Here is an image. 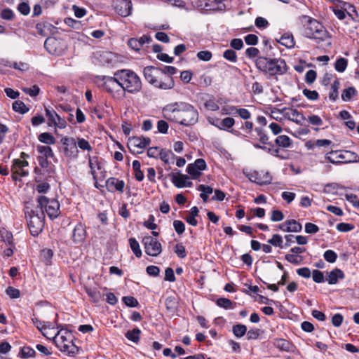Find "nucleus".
I'll return each instance as SVG.
<instances>
[{"label":"nucleus","instance_id":"nucleus-1","mask_svg":"<svg viewBox=\"0 0 359 359\" xmlns=\"http://www.w3.org/2000/svg\"><path fill=\"white\" fill-rule=\"evenodd\" d=\"M164 117L171 121L184 126H191L198 121L197 109L185 102H176L163 108Z\"/></svg>","mask_w":359,"mask_h":359},{"label":"nucleus","instance_id":"nucleus-2","mask_svg":"<svg viewBox=\"0 0 359 359\" xmlns=\"http://www.w3.org/2000/svg\"><path fill=\"white\" fill-rule=\"evenodd\" d=\"M177 72V68L172 66H164L163 68L147 66L143 70L145 79L151 85L161 90H170L175 87L172 76Z\"/></svg>","mask_w":359,"mask_h":359},{"label":"nucleus","instance_id":"nucleus-3","mask_svg":"<svg viewBox=\"0 0 359 359\" xmlns=\"http://www.w3.org/2000/svg\"><path fill=\"white\" fill-rule=\"evenodd\" d=\"M256 67L268 76L282 75L287 72V67L285 60L280 58H271L259 56L255 60Z\"/></svg>","mask_w":359,"mask_h":359},{"label":"nucleus","instance_id":"nucleus-4","mask_svg":"<svg viewBox=\"0 0 359 359\" xmlns=\"http://www.w3.org/2000/svg\"><path fill=\"white\" fill-rule=\"evenodd\" d=\"M119 81L120 88L123 95L127 91L129 93H136L142 89V82L136 73L130 69H120L116 72Z\"/></svg>","mask_w":359,"mask_h":359},{"label":"nucleus","instance_id":"nucleus-5","mask_svg":"<svg viewBox=\"0 0 359 359\" xmlns=\"http://www.w3.org/2000/svg\"><path fill=\"white\" fill-rule=\"evenodd\" d=\"M302 18L306 20L303 30L305 37L322 41L330 39V34L319 21L307 15H302Z\"/></svg>","mask_w":359,"mask_h":359},{"label":"nucleus","instance_id":"nucleus-6","mask_svg":"<svg viewBox=\"0 0 359 359\" xmlns=\"http://www.w3.org/2000/svg\"><path fill=\"white\" fill-rule=\"evenodd\" d=\"M56 346L61 351L68 355L77 353L79 348L73 343V336L70 331L61 329L53 337Z\"/></svg>","mask_w":359,"mask_h":359},{"label":"nucleus","instance_id":"nucleus-7","mask_svg":"<svg viewBox=\"0 0 359 359\" xmlns=\"http://www.w3.org/2000/svg\"><path fill=\"white\" fill-rule=\"evenodd\" d=\"M26 217L31 234L33 236H38L44 226V212L36 208V210H31Z\"/></svg>","mask_w":359,"mask_h":359},{"label":"nucleus","instance_id":"nucleus-8","mask_svg":"<svg viewBox=\"0 0 359 359\" xmlns=\"http://www.w3.org/2000/svg\"><path fill=\"white\" fill-rule=\"evenodd\" d=\"M116 77L115 72L113 76H99L97 79L103 82L102 87L107 93L114 98H121L123 95L122 89L120 88L119 81Z\"/></svg>","mask_w":359,"mask_h":359},{"label":"nucleus","instance_id":"nucleus-9","mask_svg":"<svg viewBox=\"0 0 359 359\" xmlns=\"http://www.w3.org/2000/svg\"><path fill=\"white\" fill-rule=\"evenodd\" d=\"M38 210H41L44 212L45 209L46 214L50 219H53L60 214V203L55 199H48L44 196H41L37 199Z\"/></svg>","mask_w":359,"mask_h":359},{"label":"nucleus","instance_id":"nucleus-10","mask_svg":"<svg viewBox=\"0 0 359 359\" xmlns=\"http://www.w3.org/2000/svg\"><path fill=\"white\" fill-rule=\"evenodd\" d=\"M44 48L50 54L61 55L67 46L65 41L61 38L48 37L44 42Z\"/></svg>","mask_w":359,"mask_h":359},{"label":"nucleus","instance_id":"nucleus-11","mask_svg":"<svg viewBox=\"0 0 359 359\" xmlns=\"http://www.w3.org/2000/svg\"><path fill=\"white\" fill-rule=\"evenodd\" d=\"M354 154L353 152L347 150H332L325 155V158L332 164L338 165L351 162Z\"/></svg>","mask_w":359,"mask_h":359},{"label":"nucleus","instance_id":"nucleus-12","mask_svg":"<svg viewBox=\"0 0 359 359\" xmlns=\"http://www.w3.org/2000/svg\"><path fill=\"white\" fill-rule=\"evenodd\" d=\"M145 253L149 256L157 257L162 252L161 243L151 236H146L142 240Z\"/></svg>","mask_w":359,"mask_h":359},{"label":"nucleus","instance_id":"nucleus-13","mask_svg":"<svg viewBox=\"0 0 359 359\" xmlns=\"http://www.w3.org/2000/svg\"><path fill=\"white\" fill-rule=\"evenodd\" d=\"M151 143V140L147 137H133L129 139L128 147L133 154H142L143 149Z\"/></svg>","mask_w":359,"mask_h":359},{"label":"nucleus","instance_id":"nucleus-14","mask_svg":"<svg viewBox=\"0 0 359 359\" xmlns=\"http://www.w3.org/2000/svg\"><path fill=\"white\" fill-rule=\"evenodd\" d=\"M276 112L283 114L285 118L300 125H302V121L305 119L302 114L292 108L284 107L282 109L273 108L271 110V113L273 114Z\"/></svg>","mask_w":359,"mask_h":359},{"label":"nucleus","instance_id":"nucleus-15","mask_svg":"<svg viewBox=\"0 0 359 359\" xmlns=\"http://www.w3.org/2000/svg\"><path fill=\"white\" fill-rule=\"evenodd\" d=\"M61 143L64 146V154L67 157L72 158H76L78 157L79 151L74 138L69 137H62Z\"/></svg>","mask_w":359,"mask_h":359},{"label":"nucleus","instance_id":"nucleus-16","mask_svg":"<svg viewBox=\"0 0 359 359\" xmlns=\"http://www.w3.org/2000/svg\"><path fill=\"white\" fill-rule=\"evenodd\" d=\"M114 7L116 12L122 17L129 16L133 9L130 0H114Z\"/></svg>","mask_w":359,"mask_h":359},{"label":"nucleus","instance_id":"nucleus-17","mask_svg":"<svg viewBox=\"0 0 359 359\" xmlns=\"http://www.w3.org/2000/svg\"><path fill=\"white\" fill-rule=\"evenodd\" d=\"M206 163L203 158H198L194 163H190L187 168V172L193 179H197L201 175V171L206 169Z\"/></svg>","mask_w":359,"mask_h":359},{"label":"nucleus","instance_id":"nucleus-18","mask_svg":"<svg viewBox=\"0 0 359 359\" xmlns=\"http://www.w3.org/2000/svg\"><path fill=\"white\" fill-rule=\"evenodd\" d=\"M125 187V182L123 180H121L118 178L111 177L106 181V187L109 192L118 191L120 193L123 192Z\"/></svg>","mask_w":359,"mask_h":359},{"label":"nucleus","instance_id":"nucleus-19","mask_svg":"<svg viewBox=\"0 0 359 359\" xmlns=\"http://www.w3.org/2000/svg\"><path fill=\"white\" fill-rule=\"evenodd\" d=\"M86 231L84 226L79 223L76 225L72 233V240L74 243H81L86 238Z\"/></svg>","mask_w":359,"mask_h":359},{"label":"nucleus","instance_id":"nucleus-20","mask_svg":"<svg viewBox=\"0 0 359 359\" xmlns=\"http://www.w3.org/2000/svg\"><path fill=\"white\" fill-rule=\"evenodd\" d=\"M246 177L249 179L250 181L260 185L270 184L272 180L271 176L269 172H266V179H262V174L255 171L247 174Z\"/></svg>","mask_w":359,"mask_h":359},{"label":"nucleus","instance_id":"nucleus-21","mask_svg":"<svg viewBox=\"0 0 359 359\" xmlns=\"http://www.w3.org/2000/svg\"><path fill=\"white\" fill-rule=\"evenodd\" d=\"M29 165L28 161L26 160L15 159L12 165V172L18 173L21 177H26L28 175V171L24 170L25 167Z\"/></svg>","mask_w":359,"mask_h":359},{"label":"nucleus","instance_id":"nucleus-22","mask_svg":"<svg viewBox=\"0 0 359 359\" xmlns=\"http://www.w3.org/2000/svg\"><path fill=\"white\" fill-rule=\"evenodd\" d=\"M345 278L344 273L339 269L335 268L328 273L327 281L330 285L336 284L338 280H343Z\"/></svg>","mask_w":359,"mask_h":359},{"label":"nucleus","instance_id":"nucleus-23","mask_svg":"<svg viewBox=\"0 0 359 359\" xmlns=\"http://www.w3.org/2000/svg\"><path fill=\"white\" fill-rule=\"evenodd\" d=\"M273 345L280 351L293 352L294 346L289 341L284 339H276Z\"/></svg>","mask_w":359,"mask_h":359},{"label":"nucleus","instance_id":"nucleus-24","mask_svg":"<svg viewBox=\"0 0 359 359\" xmlns=\"http://www.w3.org/2000/svg\"><path fill=\"white\" fill-rule=\"evenodd\" d=\"M171 181L174 184V185L178 188L186 187V181L189 179V177L183 175L182 173H172L170 175Z\"/></svg>","mask_w":359,"mask_h":359},{"label":"nucleus","instance_id":"nucleus-25","mask_svg":"<svg viewBox=\"0 0 359 359\" xmlns=\"http://www.w3.org/2000/svg\"><path fill=\"white\" fill-rule=\"evenodd\" d=\"M159 157L165 164H173L175 155L171 150L163 149L160 150Z\"/></svg>","mask_w":359,"mask_h":359},{"label":"nucleus","instance_id":"nucleus-26","mask_svg":"<svg viewBox=\"0 0 359 359\" xmlns=\"http://www.w3.org/2000/svg\"><path fill=\"white\" fill-rule=\"evenodd\" d=\"M275 143L280 147L288 148L292 144V140L285 135H279L275 140Z\"/></svg>","mask_w":359,"mask_h":359},{"label":"nucleus","instance_id":"nucleus-27","mask_svg":"<svg viewBox=\"0 0 359 359\" xmlns=\"http://www.w3.org/2000/svg\"><path fill=\"white\" fill-rule=\"evenodd\" d=\"M86 292L93 303H98L102 299V294L96 288L86 287Z\"/></svg>","mask_w":359,"mask_h":359},{"label":"nucleus","instance_id":"nucleus-28","mask_svg":"<svg viewBox=\"0 0 359 359\" xmlns=\"http://www.w3.org/2000/svg\"><path fill=\"white\" fill-rule=\"evenodd\" d=\"M235 123V121L231 117H226L219 121V124H215L212 123L213 126L218 128L220 130H228L231 128Z\"/></svg>","mask_w":359,"mask_h":359},{"label":"nucleus","instance_id":"nucleus-29","mask_svg":"<svg viewBox=\"0 0 359 359\" xmlns=\"http://www.w3.org/2000/svg\"><path fill=\"white\" fill-rule=\"evenodd\" d=\"M140 334L141 330L139 328H134L132 330L128 331L125 336L128 340L137 343L140 340Z\"/></svg>","mask_w":359,"mask_h":359},{"label":"nucleus","instance_id":"nucleus-30","mask_svg":"<svg viewBox=\"0 0 359 359\" xmlns=\"http://www.w3.org/2000/svg\"><path fill=\"white\" fill-rule=\"evenodd\" d=\"M278 42L287 48H292L294 46L293 36L289 34H283Z\"/></svg>","mask_w":359,"mask_h":359},{"label":"nucleus","instance_id":"nucleus-31","mask_svg":"<svg viewBox=\"0 0 359 359\" xmlns=\"http://www.w3.org/2000/svg\"><path fill=\"white\" fill-rule=\"evenodd\" d=\"M45 111L48 120V124L49 126H52L55 123L56 119L60 115H58L53 109L49 107H46Z\"/></svg>","mask_w":359,"mask_h":359},{"label":"nucleus","instance_id":"nucleus-32","mask_svg":"<svg viewBox=\"0 0 359 359\" xmlns=\"http://www.w3.org/2000/svg\"><path fill=\"white\" fill-rule=\"evenodd\" d=\"M340 83L338 79H336L331 85V91L329 93V98L334 102L338 98V90L339 88Z\"/></svg>","mask_w":359,"mask_h":359},{"label":"nucleus","instance_id":"nucleus-33","mask_svg":"<svg viewBox=\"0 0 359 359\" xmlns=\"http://www.w3.org/2000/svg\"><path fill=\"white\" fill-rule=\"evenodd\" d=\"M39 140L46 144H53L55 143V138L49 133H42L38 137Z\"/></svg>","mask_w":359,"mask_h":359},{"label":"nucleus","instance_id":"nucleus-34","mask_svg":"<svg viewBox=\"0 0 359 359\" xmlns=\"http://www.w3.org/2000/svg\"><path fill=\"white\" fill-rule=\"evenodd\" d=\"M140 167H141V165H140V163L139 161L135 160L133 162V168L135 172V177L139 182L142 181L144 179V173L140 170Z\"/></svg>","mask_w":359,"mask_h":359},{"label":"nucleus","instance_id":"nucleus-35","mask_svg":"<svg viewBox=\"0 0 359 359\" xmlns=\"http://www.w3.org/2000/svg\"><path fill=\"white\" fill-rule=\"evenodd\" d=\"M130 247L137 257H140L142 256V250L140 248L139 243L135 238H130L129 239Z\"/></svg>","mask_w":359,"mask_h":359},{"label":"nucleus","instance_id":"nucleus-36","mask_svg":"<svg viewBox=\"0 0 359 359\" xmlns=\"http://www.w3.org/2000/svg\"><path fill=\"white\" fill-rule=\"evenodd\" d=\"M13 109L18 112L21 114H24L29 111V108L25 105V104L20 100L15 101L13 103Z\"/></svg>","mask_w":359,"mask_h":359},{"label":"nucleus","instance_id":"nucleus-37","mask_svg":"<svg viewBox=\"0 0 359 359\" xmlns=\"http://www.w3.org/2000/svg\"><path fill=\"white\" fill-rule=\"evenodd\" d=\"M232 331L236 337H242L247 332V327L242 324H238L233 326Z\"/></svg>","mask_w":359,"mask_h":359},{"label":"nucleus","instance_id":"nucleus-38","mask_svg":"<svg viewBox=\"0 0 359 359\" xmlns=\"http://www.w3.org/2000/svg\"><path fill=\"white\" fill-rule=\"evenodd\" d=\"M165 305L168 311L174 312L177 308V300L175 297L169 296L165 300Z\"/></svg>","mask_w":359,"mask_h":359},{"label":"nucleus","instance_id":"nucleus-39","mask_svg":"<svg viewBox=\"0 0 359 359\" xmlns=\"http://www.w3.org/2000/svg\"><path fill=\"white\" fill-rule=\"evenodd\" d=\"M348 65V60L344 57L338 58L334 64L335 69L339 72H344Z\"/></svg>","mask_w":359,"mask_h":359},{"label":"nucleus","instance_id":"nucleus-40","mask_svg":"<svg viewBox=\"0 0 359 359\" xmlns=\"http://www.w3.org/2000/svg\"><path fill=\"white\" fill-rule=\"evenodd\" d=\"M53 256V252L50 249H44L41 252V259L46 265L50 264Z\"/></svg>","mask_w":359,"mask_h":359},{"label":"nucleus","instance_id":"nucleus-41","mask_svg":"<svg viewBox=\"0 0 359 359\" xmlns=\"http://www.w3.org/2000/svg\"><path fill=\"white\" fill-rule=\"evenodd\" d=\"M289 232H300L302 229V224L295 219L287 220Z\"/></svg>","mask_w":359,"mask_h":359},{"label":"nucleus","instance_id":"nucleus-42","mask_svg":"<svg viewBox=\"0 0 359 359\" xmlns=\"http://www.w3.org/2000/svg\"><path fill=\"white\" fill-rule=\"evenodd\" d=\"M0 241L8 245H11L13 241V234L7 230L3 229L0 230Z\"/></svg>","mask_w":359,"mask_h":359},{"label":"nucleus","instance_id":"nucleus-43","mask_svg":"<svg viewBox=\"0 0 359 359\" xmlns=\"http://www.w3.org/2000/svg\"><path fill=\"white\" fill-rule=\"evenodd\" d=\"M37 151L43 154V157L51 158L54 156L52 149L48 146L38 145Z\"/></svg>","mask_w":359,"mask_h":359},{"label":"nucleus","instance_id":"nucleus-44","mask_svg":"<svg viewBox=\"0 0 359 359\" xmlns=\"http://www.w3.org/2000/svg\"><path fill=\"white\" fill-rule=\"evenodd\" d=\"M356 93V90L354 87H348L344 90L341 94V99L344 101L350 100Z\"/></svg>","mask_w":359,"mask_h":359},{"label":"nucleus","instance_id":"nucleus-45","mask_svg":"<svg viewBox=\"0 0 359 359\" xmlns=\"http://www.w3.org/2000/svg\"><path fill=\"white\" fill-rule=\"evenodd\" d=\"M268 243L280 248H283V238L279 234H273L272 238L268 240Z\"/></svg>","mask_w":359,"mask_h":359},{"label":"nucleus","instance_id":"nucleus-46","mask_svg":"<svg viewBox=\"0 0 359 359\" xmlns=\"http://www.w3.org/2000/svg\"><path fill=\"white\" fill-rule=\"evenodd\" d=\"M285 259L290 263L298 265L299 264L302 260L303 257L302 256H299L294 254H287L285 256Z\"/></svg>","mask_w":359,"mask_h":359},{"label":"nucleus","instance_id":"nucleus-47","mask_svg":"<svg viewBox=\"0 0 359 359\" xmlns=\"http://www.w3.org/2000/svg\"><path fill=\"white\" fill-rule=\"evenodd\" d=\"M223 57L231 62H237V55L236 53L232 50V49H228L226 50L223 53Z\"/></svg>","mask_w":359,"mask_h":359},{"label":"nucleus","instance_id":"nucleus-48","mask_svg":"<svg viewBox=\"0 0 359 359\" xmlns=\"http://www.w3.org/2000/svg\"><path fill=\"white\" fill-rule=\"evenodd\" d=\"M37 33L41 36H46L47 31L49 29V25L46 22H39L36 25Z\"/></svg>","mask_w":359,"mask_h":359},{"label":"nucleus","instance_id":"nucleus-49","mask_svg":"<svg viewBox=\"0 0 359 359\" xmlns=\"http://www.w3.org/2000/svg\"><path fill=\"white\" fill-rule=\"evenodd\" d=\"M217 304L225 309H232L233 302L227 298H219L217 300Z\"/></svg>","mask_w":359,"mask_h":359},{"label":"nucleus","instance_id":"nucleus-50","mask_svg":"<svg viewBox=\"0 0 359 359\" xmlns=\"http://www.w3.org/2000/svg\"><path fill=\"white\" fill-rule=\"evenodd\" d=\"M324 259L329 263H334L337 260V255L332 250H327L324 252Z\"/></svg>","mask_w":359,"mask_h":359},{"label":"nucleus","instance_id":"nucleus-51","mask_svg":"<svg viewBox=\"0 0 359 359\" xmlns=\"http://www.w3.org/2000/svg\"><path fill=\"white\" fill-rule=\"evenodd\" d=\"M122 301L128 307H137L139 304L137 300L132 296L123 297Z\"/></svg>","mask_w":359,"mask_h":359},{"label":"nucleus","instance_id":"nucleus-52","mask_svg":"<svg viewBox=\"0 0 359 359\" xmlns=\"http://www.w3.org/2000/svg\"><path fill=\"white\" fill-rule=\"evenodd\" d=\"M6 294L11 299H17L20 297V292L18 289H16L13 287L9 286L6 290Z\"/></svg>","mask_w":359,"mask_h":359},{"label":"nucleus","instance_id":"nucleus-53","mask_svg":"<svg viewBox=\"0 0 359 359\" xmlns=\"http://www.w3.org/2000/svg\"><path fill=\"white\" fill-rule=\"evenodd\" d=\"M336 229L341 232H348L354 229V225L349 223H339L336 226Z\"/></svg>","mask_w":359,"mask_h":359},{"label":"nucleus","instance_id":"nucleus-54","mask_svg":"<svg viewBox=\"0 0 359 359\" xmlns=\"http://www.w3.org/2000/svg\"><path fill=\"white\" fill-rule=\"evenodd\" d=\"M313 280L316 283H320L324 282V274L322 271L315 269L312 272Z\"/></svg>","mask_w":359,"mask_h":359},{"label":"nucleus","instance_id":"nucleus-55","mask_svg":"<svg viewBox=\"0 0 359 359\" xmlns=\"http://www.w3.org/2000/svg\"><path fill=\"white\" fill-rule=\"evenodd\" d=\"M175 252L178 257L183 259L187 256L184 246L182 243H177L175 247Z\"/></svg>","mask_w":359,"mask_h":359},{"label":"nucleus","instance_id":"nucleus-56","mask_svg":"<svg viewBox=\"0 0 359 359\" xmlns=\"http://www.w3.org/2000/svg\"><path fill=\"white\" fill-rule=\"evenodd\" d=\"M22 90L31 97H35L39 95L40 88L38 86L34 85L32 88H25Z\"/></svg>","mask_w":359,"mask_h":359},{"label":"nucleus","instance_id":"nucleus-57","mask_svg":"<svg viewBox=\"0 0 359 359\" xmlns=\"http://www.w3.org/2000/svg\"><path fill=\"white\" fill-rule=\"evenodd\" d=\"M303 94L310 100H316L319 97V95L316 90H311L306 88L303 90Z\"/></svg>","mask_w":359,"mask_h":359},{"label":"nucleus","instance_id":"nucleus-58","mask_svg":"<svg viewBox=\"0 0 359 359\" xmlns=\"http://www.w3.org/2000/svg\"><path fill=\"white\" fill-rule=\"evenodd\" d=\"M197 57L201 60L208 62L211 60L212 54L209 50H201L197 53Z\"/></svg>","mask_w":359,"mask_h":359},{"label":"nucleus","instance_id":"nucleus-59","mask_svg":"<svg viewBox=\"0 0 359 359\" xmlns=\"http://www.w3.org/2000/svg\"><path fill=\"white\" fill-rule=\"evenodd\" d=\"M255 131L257 133V135L259 137V141L261 142V143H262L263 144H269L268 142L269 137L264 133L263 128H256Z\"/></svg>","mask_w":359,"mask_h":359},{"label":"nucleus","instance_id":"nucleus-60","mask_svg":"<svg viewBox=\"0 0 359 359\" xmlns=\"http://www.w3.org/2000/svg\"><path fill=\"white\" fill-rule=\"evenodd\" d=\"M77 145L82 150L90 151L93 149L89 142L83 138H78Z\"/></svg>","mask_w":359,"mask_h":359},{"label":"nucleus","instance_id":"nucleus-61","mask_svg":"<svg viewBox=\"0 0 359 359\" xmlns=\"http://www.w3.org/2000/svg\"><path fill=\"white\" fill-rule=\"evenodd\" d=\"M317 74L314 70H309L305 76V81L308 84L313 83L316 79Z\"/></svg>","mask_w":359,"mask_h":359},{"label":"nucleus","instance_id":"nucleus-62","mask_svg":"<svg viewBox=\"0 0 359 359\" xmlns=\"http://www.w3.org/2000/svg\"><path fill=\"white\" fill-rule=\"evenodd\" d=\"M155 217L153 215H150L147 221L144 222V226L149 229L154 230L157 228V224L154 223Z\"/></svg>","mask_w":359,"mask_h":359},{"label":"nucleus","instance_id":"nucleus-63","mask_svg":"<svg viewBox=\"0 0 359 359\" xmlns=\"http://www.w3.org/2000/svg\"><path fill=\"white\" fill-rule=\"evenodd\" d=\"M173 226H174L175 231L179 235L183 233L185 230V225L180 220H175L173 222Z\"/></svg>","mask_w":359,"mask_h":359},{"label":"nucleus","instance_id":"nucleus-64","mask_svg":"<svg viewBox=\"0 0 359 359\" xmlns=\"http://www.w3.org/2000/svg\"><path fill=\"white\" fill-rule=\"evenodd\" d=\"M255 26L259 29L266 28L269 23V22L262 17H257L255 21Z\"/></svg>","mask_w":359,"mask_h":359}]
</instances>
